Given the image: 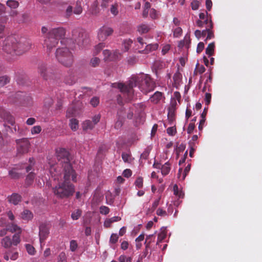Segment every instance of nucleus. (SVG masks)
Listing matches in <instances>:
<instances>
[{
    "label": "nucleus",
    "mask_w": 262,
    "mask_h": 262,
    "mask_svg": "<svg viewBox=\"0 0 262 262\" xmlns=\"http://www.w3.org/2000/svg\"><path fill=\"white\" fill-rule=\"evenodd\" d=\"M212 28H210V27L208 28V31L207 35L205 40L210 39L214 37V33L212 31Z\"/></svg>",
    "instance_id": "052dcab7"
},
{
    "label": "nucleus",
    "mask_w": 262,
    "mask_h": 262,
    "mask_svg": "<svg viewBox=\"0 0 262 262\" xmlns=\"http://www.w3.org/2000/svg\"><path fill=\"white\" fill-rule=\"evenodd\" d=\"M6 5L10 9H16L19 6V3L15 0H8Z\"/></svg>",
    "instance_id": "72a5a7b5"
},
{
    "label": "nucleus",
    "mask_w": 262,
    "mask_h": 262,
    "mask_svg": "<svg viewBox=\"0 0 262 262\" xmlns=\"http://www.w3.org/2000/svg\"><path fill=\"white\" fill-rule=\"evenodd\" d=\"M70 126L72 130H76L78 128V121L74 118L70 120Z\"/></svg>",
    "instance_id": "58836bf2"
},
{
    "label": "nucleus",
    "mask_w": 262,
    "mask_h": 262,
    "mask_svg": "<svg viewBox=\"0 0 262 262\" xmlns=\"http://www.w3.org/2000/svg\"><path fill=\"white\" fill-rule=\"evenodd\" d=\"M177 102L174 101L172 102L168 109V120L170 124H172L175 120V111L176 110Z\"/></svg>",
    "instance_id": "2eb2a0df"
},
{
    "label": "nucleus",
    "mask_w": 262,
    "mask_h": 262,
    "mask_svg": "<svg viewBox=\"0 0 262 262\" xmlns=\"http://www.w3.org/2000/svg\"><path fill=\"white\" fill-rule=\"evenodd\" d=\"M105 47V44L103 42L99 43L98 45L95 47L93 54L97 55Z\"/></svg>",
    "instance_id": "ea45409f"
},
{
    "label": "nucleus",
    "mask_w": 262,
    "mask_h": 262,
    "mask_svg": "<svg viewBox=\"0 0 262 262\" xmlns=\"http://www.w3.org/2000/svg\"><path fill=\"white\" fill-rule=\"evenodd\" d=\"M35 173L32 171L30 172L27 176L25 179V186L26 187L31 186L34 182V179L35 178Z\"/></svg>",
    "instance_id": "4be33fe9"
},
{
    "label": "nucleus",
    "mask_w": 262,
    "mask_h": 262,
    "mask_svg": "<svg viewBox=\"0 0 262 262\" xmlns=\"http://www.w3.org/2000/svg\"><path fill=\"white\" fill-rule=\"evenodd\" d=\"M196 25L202 28L205 25L206 27L213 28V23L211 20V17L210 16V18L206 19L204 20H197L196 21Z\"/></svg>",
    "instance_id": "6ab92c4d"
},
{
    "label": "nucleus",
    "mask_w": 262,
    "mask_h": 262,
    "mask_svg": "<svg viewBox=\"0 0 262 262\" xmlns=\"http://www.w3.org/2000/svg\"><path fill=\"white\" fill-rule=\"evenodd\" d=\"M2 246L6 249L10 248L12 245V241L10 236H6L3 238L1 240Z\"/></svg>",
    "instance_id": "5701e85b"
},
{
    "label": "nucleus",
    "mask_w": 262,
    "mask_h": 262,
    "mask_svg": "<svg viewBox=\"0 0 262 262\" xmlns=\"http://www.w3.org/2000/svg\"><path fill=\"white\" fill-rule=\"evenodd\" d=\"M113 32L114 30L112 28L108 26H103L98 30V38L100 41H103L112 35Z\"/></svg>",
    "instance_id": "9b49d317"
},
{
    "label": "nucleus",
    "mask_w": 262,
    "mask_h": 262,
    "mask_svg": "<svg viewBox=\"0 0 262 262\" xmlns=\"http://www.w3.org/2000/svg\"><path fill=\"white\" fill-rule=\"evenodd\" d=\"M159 45L158 43H150L146 45L145 48L140 51L139 52L143 54H148L150 52L156 50L158 48Z\"/></svg>",
    "instance_id": "aec40b11"
},
{
    "label": "nucleus",
    "mask_w": 262,
    "mask_h": 262,
    "mask_svg": "<svg viewBox=\"0 0 262 262\" xmlns=\"http://www.w3.org/2000/svg\"><path fill=\"white\" fill-rule=\"evenodd\" d=\"M82 12V8L81 6V1L77 0L76 1L75 6L74 7L73 13L75 14H80Z\"/></svg>",
    "instance_id": "c85d7f7f"
},
{
    "label": "nucleus",
    "mask_w": 262,
    "mask_h": 262,
    "mask_svg": "<svg viewBox=\"0 0 262 262\" xmlns=\"http://www.w3.org/2000/svg\"><path fill=\"white\" fill-rule=\"evenodd\" d=\"M55 56L58 62L66 67H70L74 61L73 55L66 47L59 48L56 50Z\"/></svg>",
    "instance_id": "423d86ee"
},
{
    "label": "nucleus",
    "mask_w": 262,
    "mask_h": 262,
    "mask_svg": "<svg viewBox=\"0 0 262 262\" xmlns=\"http://www.w3.org/2000/svg\"><path fill=\"white\" fill-rule=\"evenodd\" d=\"M137 42L139 44H137V46L139 49H142L144 45L146 44V42L145 41L143 38L141 37H139L137 38Z\"/></svg>",
    "instance_id": "3c124183"
},
{
    "label": "nucleus",
    "mask_w": 262,
    "mask_h": 262,
    "mask_svg": "<svg viewBox=\"0 0 262 262\" xmlns=\"http://www.w3.org/2000/svg\"><path fill=\"white\" fill-rule=\"evenodd\" d=\"M81 213V210L77 209L72 213L71 217L73 220H77L80 217Z\"/></svg>",
    "instance_id": "c03bdc74"
},
{
    "label": "nucleus",
    "mask_w": 262,
    "mask_h": 262,
    "mask_svg": "<svg viewBox=\"0 0 262 262\" xmlns=\"http://www.w3.org/2000/svg\"><path fill=\"white\" fill-rule=\"evenodd\" d=\"M95 126L93 123L89 120H85L82 124V127L84 130H91Z\"/></svg>",
    "instance_id": "a878e982"
},
{
    "label": "nucleus",
    "mask_w": 262,
    "mask_h": 262,
    "mask_svg": "<svg viewBox=\"0 0 262 262\" xmlns=\"http://www.w3.org/2000/svg\"><path fill=\"white\" fill-rule=\"evenodd\" d=\"M35 163V160L33 158H30L29 160V163L28 165L25 167L26 171L29 172L31 170H34V166Z\"/></svg>",
    "instance_id": "473e14b6"
},
{
    "label": "nucleus",
    "mask_w": 262,
    "mask_h": 262,
    "mask_svg": "<svg viewBox=\"0 0 262 262\" xmlns=\"http://www.w3.org/2000/svg\"><path fill=\"white\" fill-rule=\"evenodd\" d=\"M215 48V43L214 42L210 43L206 49V54L209 56H212L214 54Z\"/></svg>",
    "instance_id": "2f4dec72"
},
{
    "label": "nucleus",
    "mask_w": 262,
    "mask_h": 262,
    "mask_svg": "<svg viewBox=\"0 0 262 262\" xmlns=\"http://www.w3.org/2000/svg\"><path fill=\"white\" fill-rule=\"evenodd\" d=\"M33 217V215L31 211L27 209L24 210L21 213V219L26 221L30 220Z\"/></svg>",
    "instance_id": "393cba45"
},
{
    "label": "nucleus",
    "mask_w": 262,
    "mask_h": 262,
    "mask_svg": "<svg viewBox=\"0 0 262 262\" xmlns=\"http://www.w3.org/2000/svg\"><path fill=\"white\" fill-rule=\"evenodd\" d=\"M110 212V209L105 206H101L100 207V213L102 214L106 215Z\"/></svg>",
    "instance_id": "13d9d810"
},
{
    "label": "nucleus",
    "mask_w": 262,
    "mask_h": 262,
    "mask_svg": "<svg viewBox=\"0 0 262 262\" xmlns=\"http://www.w3.org/2000/svg\"><path fill=\"white\" fill-rule=\"evenodd\" d=\"M56 157L58 163L50 165V173L54 179H58V176L61 172H71V179L73 181H76V174L70 163L69 152L65 148H59L56 150Z\"/></svg>",
    "instance_id": "f257e3e1"
},
{
    "label": "nucleus",
    "mask_w": 262,
    "mask_h": 262,
    "mask_svg": "<svg viewBox=\"0 0 262 262\" xmlns=\"http://www.w3.org/2000/svg\"><path fill=\"white\" fill-rule=\"evenodd\" d=\"M162 99H165V97L163 96V94L162 92L159 91L156 92L150 97V101L154 104L158 103Z\"/></svg>",
    "instance_id": "a211bd4d"
},
{
    "label": "nucleus",
    "mask_w": 262,
    "mask_h": 262,
    "mask_svg": "<svg viewBox=\"0 0 262 262\" xmlns=\"http://www.w3.org/2000/svg\"><path fill=\"white\" fill-rule=\"evenodd\" d=\"M150 28L147 24H141L138 27L137 31L141 34H145L149 32Z\"/></svg>",
    "instance_id": "bb28decb"
},
{
    "label": "nucleus",
    "mask_w": 262,
    "mask_h": 262,
    "mask_svg": "<svg viewBox=\"0 0 262 262\" xmlns=\"http://www.w3.org/2000/svg\"><path fill=\"white\" fill-rule=\"evenodd\" d=\"M64 82L66 83L72 85L75 82V78L73 74H69L68 75L66 76L64 78Z\"/></svg>",
    "instance_id": "f704fd0d"
},
{
    "label": "nucleus",
    "mask_w": 262,
    "mask_h": 262,
    "mask_svg": "<svg viewBox=\"0 0 262 262\" xmlns=\"http://www.w3.org/2000/svg\"><path fill=\"white\" fill-rule=\"evenodd\" d=\"M177 132L176 128L174 126L168 127L167 129V133L170 136H173Z\"/></svg>",
    "instance_id": "338daca9"
},
{
    "label": "nucleus",
    "mask_w": 262,
    "mask_h": 262,
    "mask_svg": "<svg viewBox=\"0 0 262 262\" xmlns=\"http://www.w3.org/2000/svg\"><path fill=\"white\" fill-rule=\"evenodd\" d=\"M57 262H67V256L66 253L64 252H61L59 253L57 258Z\"/></svg>",
    "instance_id": "8fccbe9b"
},
{
    "label": "nucleus",
    "mask_w": 262,
    "mask_h": 262,
    "mask_svg": "<svg viewBox=\"0 0 262 262\" xmlns=\"http://www.w3.org/2000/svg\"><path fill=\"white\" fill-rule=\"evenodd\" d=\"M78 247V244L75 240H72L70 242V249L71 251L74 252Z\"/></svg>",
    "instance_id": "6e6d98bb"
},
{
    "label": "nucleus",
    "mask_w": 262,
    "mask_h": 262,
    "mask_svg": "<svg viewBox=\"0 0 262 262\" xmlns=\"http://www.w3.org/2000/svg\"><path fill=\"white\" fill-rule=\"evenodd\" d=\"M124 120L117 118V121L115 123V128L117 129L120 128L123 124Z\"/></svg>",
    "instance_id": "603ef678"
},
{
    "label": "nucleus",
    "mask_w": 262,
    "mask_h": 262,
    "mask_svg": "<svg viewBox=\"0 0 262 262\" xmlns=\"http://www.w3.org/2000/svg\"><path fill=\"white\" fill-rule=\"evenodd\" d=\"M118 238L119 236L117 234L113 233L110 238V243L112 244H116L118 242Z\"/></svg>",
    "instance_id": "864d4df0"
},
{
    "label": "nucleus",
    "mask_w": 262,
    "mask_h": 262,
    "mask_svg": "<svg viewBox=\"0 0 262 262\" xmlns=\"http://www.w3.org/2000/svg\"><path fill=\"white\" fill-rule=\"evenodd\" d=\"M90 103L92 104V105L94 107L97 106L99 103V98L97 97H93L90 101Z\"/></svg>",
    "instance_id": "680f3d73"
},
{
    "label": "nucleus",
    "mask_w": 262,
    "mask_h": 262,
    "mask_svg": "<svg viewBox=\"0 0 262 262\" xmlns=\"http://www.w3.org/2000/svg\"><path fill=\"white\" fill-rule=\"evenodd\" d=\"M10 78L9 76L5 75L0 77V88L4 86L10 82Z\"/></svg>",
    "instance_id": "e433bc0d"
},
{
    "label": "nucleus",
    "mask_w": 262,
    "mask_h": 262,
    "mask_svg": "<svg viewBox=\"0 0 262 262\" xmlns=\"http://www.w3.org/2000/svg\"><path fill=\"white\" fill-rule=\"evenodd\" d=\"M38 73L45 80H48L54 78L55 73L53 71L48 68L47 64L44 63H40L38 66Z\"/></svg>",
    "instance_id": "1a4fd4ad"
},
{
    "label": "nucleus",
    "mask_w": 262,
    "mask_h": 262,
    "mask_svg": "<svg viewBox=\"0 0 262 262\" xmlns=\"http://www.w3.org/2000/svg\"><path fill=\"white\" fill-rule=\"evenodd\" d=\"M133 41L130 39H125L124 41L123 46L125 52L127 51L129 49Z\"/></svg>",
    "instance_id": "37998d69"
},
{
    "label": "nucleus",
    "mask_w": 262,
    "mask_h": 262,
    "mask_svg": "<svg viewBox=\"0 0 262 262\" xmlns=\"http://www.w3.org/2000/svg\"><path fill=\"white\" fill-rule=\"evenodd\" d=\"M143 180L142 177H138L136 179L135 184L137 187L138 188H141L143 187Z\"/></svg>",
    "instance_id": "5fc2aeb1"
},
{
    "label": "nucleus",
    "mask_w": 262,
    "mask_h": 262,
    "mask_svg": "<svg viewBox=\"0 0 262 262\" xmlns=\"http://www.w3.org/2000/svg\"><path fill=\"white\" fill-rule=\"evenodd\" d=\"M104 60L105 61H114L120 58L121 54L118 50L111 52L108 50H105L103 51Z\"/></svg>",
    "instance_id": "ddd939ff"
},
{
    "label": "nucleus",
    "mask_w": 262,
    "mask_h": 262,
    "mask_svg": "<svg viewBox=\"0 0 262 262\" xmlns=\"http://www.w3.org/2000/svg\"><path fill=\"white\" fill-rule=\"evenodd\" d=\"M139 77L140 76H132L127 84L122 83L114 84L117 85V87L121 93L126 95V99L128 101H130L133 98L134 92L133 88L137 85H139L140 83Z\"/></svg>",
    "instance_id": "39448f33"
},
{
    "label": "nucleus",
    "mask_w": 262,
    "mask_h": 262,
    "mask_svg": "<svg viewBox=\"0 0 262 262\" xmlns=\"http://www.w3.org/2000/svg\"><path fill=\"white\" fill-rule=\"evenodd\" d=\"M41 130V128L40 126H35L31 129L32 134H39Z\"/></svg>",
    "instance_id": "69168bd1"
},
{
    "label": "nucleus",
    "mask_w": 262,
    "mask_h": 262,
    "mask_svg": "<svg viewBox=\"0 0 262 262\" xmlns=\"http://www.w3.org/2000/svg\"><path fill=\"white\" fill-rule=\"evenodd\" d=\"M18 168L14 167L9 170L8 174L10 178L12 179H19L21 176V173L18 172Z\"/></svg>",
    "instance_id": "412c9836"
},
{
    "label": "nucleus",
    "mask_w": 262,
    "mask_h": 262,
    "mask_svg": "<svg viewBox=\"0 0 262 262\" xmlns=\"http://www.w3.org/2000/svg\"><path fill=\"white\" fill-rule=\"evenodd\" d=\"M118 259V262H132V258L124 255H121Z\"/></svg>",
    "instance_id": "09e8293b"
},
{
    "label": "nucleus",
    "mask_w": 262,
    "mask_h": 262,
    "mask_svg": "<svg viewBox=\"0 0 262 262\" xmlns=\"http://www.w3.org/2000/svg\"><path fill=\"white\" fill-rule=\"evenodd\" d=\"M16 232L15 234L13 235L12 237V244L14 246H17L20 242V234L21 232V231L19 232L18 231H15Z\"/></svg>",
    "instance_id": "7c9ffc66"
},
{
    "label": "nucleus",
    "mask_w": 262,
    "mask_h": 262,
    "mask_svg": "<svg viewBox=\"0 0 262 262\" xmlns=\"http://www.w3.org/2000/svg\"><path fill=\"white\" fill-rule=\"evenodd\" d=\"M118 5L117 3L112 5L110 8L111 13L114 16H116L118 14Z\"/></svg>",
    "instance_id": "de8ad7c7"
},
{
    "label": "nucleus",
    "mask_w": 262,
    "mask_h": 262,
    "mask_svg": "<svg viewBox=\"0 0 262 262\" xmlns=\"http://www.w3.org/2000/svg\"><path fill=\"white\" fill-rule=\"evenodd\" d=\"M76 114V112L74 107H69L67 111L66 116L68 118H71L73 116H75Z\"/></svg>",
    "instance_id": "49530a36"
},
{
    "label": "nucleus",
    "mask_w": 262,
    "mask_h": 262,
    "mask_svg": "<svg viewBox=\"0 0 262 262\" xmlns=\"http://www.w3.org/2000/svg\"><path fill=\"white\" fill-rule=\"evenodd\" d=\"M126 118L128 119H131L133 117L134 115V109L133 108L129 107L127 110V112H126Z\"/></svg>",
    "instance_id": "e2e57ef3"
},
{
    "label": "nucleus",
    "mask_w": 262,
    "mask_h": 262,
    "mask_svg": "<svg viewBox=\"0 0 262 262\" xmlns=\"http://www.w3.org/2000/svg\"><path fill=\"white\" fill-rule=\"evenodd\" d=\"M66 30L63 28L59 27L50 30L46 35L44 45L47 51L50 52L58 43L59 39L65 36Z\"/></svg>",
    "instance_id": "20e7f679"
},
{
    "label": "nucleus",
    "mask_w": 262,
    "mask_h": 262,
    "mask_svg": "<svg viewBox=\"0 0 262 262\" xmlns=\"http://www.w3.org/2000/svg\"><path fill=\"white\" fill-rule=\"evenodd\" d=\"M166 231L165 229L162 230L160 233H159L158 235V239L157 244L161 243L163 239H164L166 236Z\"/></svg>",
    "instance_id": "a19ab883"
},
{
    "label": "nucleus",
    "mask_w": 262,
    "mask_h": 262,
    "mask_svg": "<svg viewBox=\"0 0 262 262\" xmlns=\"http://www.w3.org/2000/svg\"><path fill=\"white\" fill-rule=\"evenodd\" d=\"M139 88L144 94H147L154 91L156 83L150 76L147 75H141L139 77Z\"/></svg>",
    "instance_id": "0eeeda50"
},
{
    "label": "nucleus",
    "mask_w": 262,
    "mask_h": 262,
    "mask_svg": "<svg viewBox=\"0 0 262 262\" xmlns=\"http://www.w3.org/2000/svg\"><path fill=\"white\" fill-rule=\"evenodd\" d=\"M100 62V60L98 57H93L90 62V64L92 67H97L99 66Z\"/></svg>",
    "instance_id": "79ce46f5"
},
{
    "label": "nucleus",
    "mask_w": 262,
    "mask_h": 262,
    "mask_svg": "<svg viewBox=\"0 0 262 262\" xmlns=\"http://www.w3.org/2000/svg\"><path fill=\"white\" fill-rule=\"evenodd\" d=\"M21 196L17 193H13L7 198L8 202L14 205L18 204L21 202Z\"/></svg>",
    "instance_id": "f3484780"
},
{
    "label": "nucleus",
    "mask_w": 262,
    "mask_h": 262,
    "mask_svg": "<svg viewBox=\"0 0 262 262\" xmlns=\"http://www.w3.org/2000/svg\"><path fill=\"white\" fill-rule=\"evenodd\" d=\"M17 154L23 155L28 152L30 146L28 139L23 138L16 140Z\"/></svg>",
    "instance_id": "9d476101"
},
{
    "label": "nucleus",
    "mask_w": 262,
    "mask_h": 262,
    "mask_svg": "<svg viewBox=\"0 0 262 262\" xmlns=\"http://www.w3.org/2000/svg\"><path fill=\"white\" fill-rule=\"evenodd\" d=\"M123 161L125 163H131L134 159L132 157L130 152H122L121 155Z\"/></svg>",
    "instance_id": "cd10ccee"
},
{
    "label": "nucleus",
    "mask_w": 262,
    "mask_h": 262,
    "mask_svg": "<svg viewBox=\"0 0 262 262\" xmlns=\"http://www.w3.org/2000/svg\"><path fill=\"white\" fill-rule=\"evenodd\" d=\"M39 241L42 243L48 237L50 233V226L46 223H42L39 227Z\"/></svg>",
    "instance_id": "f8f14e48"
},
{
    "label": "nucleus",
    "mask_w": 262,
    "mask_h": 262,
    "mask_svg": "<svg viewBox=\"0 0 262 262\" xmlns=\"http://www.w3.org/2000/svg\"><path fill=\"white\" fill-rule=\"evenodd\" d=\"M26 250L28 253L30 255H34L35 252V248L30 244L26 245Z\"/></svg>",
    "instance_id": "4d7b16f0"
},
{
    "label": "nucleus",
    "mask_w": 262,
    "mask_h": 262,
    "mask_svg": "<svg viewBox=\"0 0 262 262\" xmlns=\"http://www.w3.org/2000/svg\"><path fill=\"white\" fill-rule=\"evenodd\" d=\"M64 181L59 183L53 188L54 194L58 198H68L75 192L74 186L71 184L70 180L71 178V172H63Z\"/></svg>",
    "instance_id": "7ed1b4c3"
},
{
    "label": "nucleus",
    "mask_w": 262,
    "mask_h": 262,
    "mask_svg": "<svg viewBox=\"0 0 262 262\" xmlns=\"http://www.w3.org/2000/svg\"><path fill=\"white\" fill-rule=\"evenodd\" d=\"M191 6L192 10H198L200 6V2L196 0L193 1L191 3Z\"/></svg>",
    "instance_id": "0e129e2a"
},
{
    "label": "nucleus",
    "mask_w": 262,
    "mask_h": 262,
    "mask_svg": "<svg viewBox=\"0 0 262 262\" xmlns=\"http://www.w3.org/2000/svg\"><path fill=\"white\" fill-rule=\"evenodd\" d=\"M33 103V99L30 96H26L24 98L23 101L22 102V105L24 106H30L32 105Z\"/></svg>",
    "instance_id": "c9c22d12"
},
{
    "label": "nucleus",
    "mask_w": 262,
    "mask_h": 262,
    "mask_svg": "<svg viewBox=\"0 0 262 262\" xmlns=\"http://www.w3.org/2000/svg\"><path fill=\"white\" fill-rule=\"evenodd\" d=\"M31 46L29 40L22 39L18 41L14 37L9 36L4 41L2 49L10 55V59H14L16 56L29 50Z\"/></svg>",
    "instance_id": "f03ea898"
},
{
    "label": "nucleus",
    "mask_w": 262,
    "mask_h": 262,
    "mask_svg": "<svg viewBox=\"0 0 262 262\" xmlns=\"http://www.w3.org/2000/svg\"><path fill=\"white\" fill-rule=\"evenodd\" d=\"M125 116H126V110L125 108L122 107L117 111V118L124 120Z\"/></svg>",
    "instance_id": "4c0bfd02"
},
{
    "label": "nucleus",
    "mask_w": 262,
    "mask_h": 262,
    "mask_svg": "<svg viewBox=\"0 0 262 262\" xmlns=\"http://www.w3.org/2000/svg\"><path fill=\"white\" fill-rule=\"evenodd\" d=\"M173 193L174 195L180 198L184 196V193L179 189L178 186L176 184L173 186Z\"/></svg>",
    "instance_id": "a18cd8bd"
},
{
    "label": "nucleus",
    "mask_w": 262,
    "mask_h": 262,
    "mask_svg": "<svg viewBox=\"0 0 262 262\" xmlns=\"http://www.w3.org/2000/svg\"><path fill=\"white\" fill-rule=\"evenodd\" d=\"M6 12V8L4 5L0 4V23H6L8 20L7 16H1Z\"/></svg>",
    "instance_id": "b1692460"
},
{
    "label": "nucleus",
    "mask_w": 262,
    "mask_h": 262,
    "mask_svg": "<svg viewBox=\"0 0 262 262\" xmlns=\"http://www.w3.org/2000/svg\"><path fill=\"white\" fill-rule=\"evenodd\" d=\"M182 29L180 27L176 28L173 31V36L178 37L182 34Z\"/></svg>",
    "instance_id": "774afa93"
},
{
    "label": "nucleus",
    "mask_w": 262,
    "mask_h": 262,
    "mask_svg": "<svg viewBox=\"0 0 262 262\" xmlns=\"http://www.w3.org/2000/svg\"><path fill=\"white\" fill-rule=\"evenodd\" d=\"M191 165L188 164L187 166L185 168L183 172V175L182 177V180H184L185 179L188 173L189 172L190 170Z\"/></svg>",
    "instance_id": "bf43d9fd"
},
{
    "label": "nucleus",
    "mask_w": 262,
    "mask_h": 262,
    "mask_svg": "<svg viewBox=\"0 0 262 262\" xmlns=\"http://www.w3.org/2000/svg\"><path fill=\"white\" fill-rule=\"evenodd\" d=\"M7 231H10L13 233L15 231H21V228L18 227L16 224L11 223L7 226L6 228L2 229L0 230V236L3 237L6 235L7 233Z\"/></svg>",
    "instance_id": "4468645a"
},
{
    "label": "nucleus",
    "mask_w": 262,
    "mask_h": 262,
    "mask_svg": "<svg viewBox=\"0 0 262 262\" xmlns=\"http://www.w3.org/2000/svg\"><path fill=\"white\" fill-rule=\"evenodd\" d=\"M72 39L78 45L84 46L89 42L87 33L81 28H76L72 32Z\"/></svg>",
    "instance_id": "6e6552de"
},
{
    "label": "nucleus",
    "mask_w": 262,
    "mask_h": 262,
    "mask_svg": "<svg viewBox=\"0 0 262 262\" xmlns=\"http://www.w3.org/2000/svg\"><path fill=\"white\" fill-rule=\"evenodd\" d=\"M162 174L164 176L168 174L170 170V165L168 162L165 163L161 167Z\"/></svg>",
    "instance_id": "c756f323"
},
{
    "label": "nucleus",
    "mask_w": 262,
    "mask_h": 262,
    "mask_svg": "<svg viewBox=\"0 0 262 262\" xmlns=\"http://www.w3.org/2000/svg\"><path fill=\"white\" fill-rule=\"evenodd\" d=\"M2 117L8 123L13 126L15 124V120L14 117L10 114V113L5 110H3L1 115Z\"/></svg>",
    "instance_id": "dca6fc26"
}]
</instances>
